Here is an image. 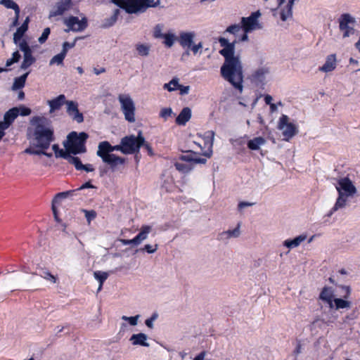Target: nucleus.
Returning a JSON list of instances; mask_svg holds the SVG:
<instances>
[{"instance_id": "nucleus-1", "label": "nucleus", "mask_w": 360, "mask_h": 360, "mask_svg": "<svg viewBox=\"0 0 360 360\" xmlns=\"http://www.w3.org/2000/svg\"><path fill=\"white\" fill-rule=\"evenodd\" d=\"M220 46L223 47L219 53L224 58V63L221 67V77L236 90L242 93L243 90V71L239 55L235 54L236 41L229 42L227 39H219Z\"/></svg>"}, {"instance_id": "nucleus-2", "label": "nucleus", "mask_w": 360, "mask_h": 360, "mask_svg": "<svg viewBox=\"0 0 360 360\" xmlns=\"http://www.w3.org/2000/svg\"><path fill=\"white\" fill-rule=\"evenodd\" d=\"M30 123L34 127L32 136L37 148L47 149L54 141L53 129L48 126L49 120L44 117L34 116Z\"/></svg>"}, {"instance_id": "nucleus-3", "label": "nucleus", "mask_w": 360, "mask_h": 360, "mask_svg": "<svg viewBox=\"0 0 360 360\" xmlns=\"http://www.w3.org/2000/svg\"><path fill=\"white\" fill-rule=\"evenodd\" d=\"M122 140L119 145L112 146L108 141H104L98 143L97 156L101 158L102 161L109 165L112 171H115L120 165L125 163V158L119 157L113 153V151H120L124 154Z\"/></svg>"}, {"instance_id": "nucleus-4", "label": "nucleus", "mask_w": 360, "mask_h": 360, "mask_svg": "<svg viewBox=\"0 0 360 360\" xmlns=\"http://www.w3.org/2000/svg\"><path fill=\"white\" fill-rule=\"evenodd\" d=\"M67 138V142L64 143V146L70 153L77 155L86 152L85 142L88 139L86 133L80 132L77 134L76 131H72Z\"/></svg>"}, {"instance_id": "nucleus-5", "label": "nucleus", "mask_w": 360, "mask_h": 360, "mask_svg": "<svg viewBox=\"0 0 360 360\" xmlns=\"http://www.w3.org/2000/svg\"><path fill=\"white\" fill-rule=\"evenodd\" d=\"M206 162V158L197 157L195 153L190 150L186 154L180 155L179 160L174 163V166L179 172L187 174L193 169L195 165Z\"/></svg>"}, {"instance_id": "nucleus-6", "label": "nucleus", "mask_w": 360, "mask_h": 360, "mask_svg": "<svg viewBox=\"0 0 360 360\" xmlns=\"http://www.w3.org/2000/svg\"><path fill=\"white\" fill-rule=\"evenodd\" d=\"M270 68L266 65L255 69L250 76L252 84L259 89H264L267 82L270 80Z\"/></svg>"}, {"instance_id": "nucleus-7", "label": "nucleus", "mask_w": 360, "mask_h": 360, "mask_svg": "<svg viewBox=\"0 0 360 360\" xmlns=\"http://www.w3.org/2000/svg\"><path fill=\"white\" fill-rule=\"evenodd\" d=\"M121 140L123 145V150H124V154H133L139 152L145 141V139L141 135V131H139L137 136L131 135L124 136Z\"/></svg>"}, {"instance_id": "nucleus-8", "label": "nucleus", "mask_w": 360, "mask_h": 360, "mask_svg": "<svg viewBox=\"0 0 360 360\" xmlns=\"http://www.w3.org/2000/svg\"><path fill=\"white\" fill-rule=\"evenodd\" d=\"M118 101L125 120L129 122H135V105L131 96L122 94L118 96Z\"/></svg>"}, {"instance_id": "nucleus-9", "label": "nucleus", "mask_w": 360, "mask_h": 360, "mask_svg": "<svg viewBox=\"0 0 360 360\" xmlns=\"http://www.w3.org/2000/svg\"><path fill=\"white\" fill-rule=\"evenodd\" d=\"M278 129L282 131L283 140L288 141L298 133V127L290 122V118L286 115H282L278 123Z\"/></svg>"}, {"instance_id": "nucleus-10", "label": "nucleus", "mask_w": 360, "mask_h": 360, "mask_svg": "<svg viewBox=\"0 0 360 360\" xmlns=\"http://www.w3.org/2000/svg\"><path fill=\"white\" fill-rule=\"evenodd\" d=\"M112 3L124 9L129 14L142 13L143 6L139 0H110Z\"/></svg>"}, {"instance_id": "nucleus-11", "label": "nucleus", "mask_w": 360, "mask_h": 360, "mask_svg": "<svg viewBox=\"0 0 360 360\" xmlns=\"http://www.w3.org/2000/svg\"><path fill=\"white\" fill-rule=\"evenodd\" d=\"M64 24L68 27L65 32H82L87 27L88 21L85 16L82 17L81 20L78 17L70 16L64 20Z\"/></svg>"}, {"instance_id": "nucleus-12", "label": "nucleus", "mask_w": 360, "mask_h": 360, "mask_svg": "<svg viewBox=\"0 0 360 360\" xmlns=\"http://www.w3.org/2000/svg\"><path fill=\"white\" fill-rule=\"evenodd\" d=\"M339 28L343 32L344 38L349 37L354 32L353 26L356 22L355 18L349 13H344L338 19Z\"/></svg>"}, {"instance_id": "nucleus-13", "label": "nucleus", "mask_w": 360, "mask_h": 360, "mask_svg": "<svg viewBox=\"0 0 360 360\" xmlns=\"http://www.w3.org/2000/svg\"><path fill=\"white\" fill-rule=\"evenodd\" d=\"M19 49L23 53V60L20 65L21 70H27L36 61V58L32 55V50L26 40L17 45Z\"/></svg>"}, {"instance_id": "nucleus-14", "label": "nucleus", "mask_w": 360, "mask_h": 360, "mask_svg": "<svg viewBox=\"0 0 360 360\" xmlns=\"http://www.w3.org/2000/svg\"><path fill=\"white\" fill-rule=\"evenodd\" d=\"M260 15V12L257 11L252 13L249 17H243L241 19V24L243 31L248 33L257 29H260L261 26L258 22V18Z\"/></svg>"}, {"instance_id": "nucleus-15", "label": "nucleus", "mask_w": 360, "mask_h": 360, "mask_svg": "<svg viewBox=\"0 0 360 360\" xmlns=\"http://www.w3.org/2000/svg\"><path fill=\"white\" fill-rule=\"evenodd\" d=\"M335 188L339 195L341 193L347 197H352L356 193V187L347 177L340 179Z\"/></svg>"}, {"instance_id": "nucleus-16", "label": "nucleus", "mask_w": 360, "mask_h": 360, "mask_svg": "<svg viewBox=\"0 0 360 360\" xmlns=\"http://www.w3.org/2000/svg\"><path fill=\"white\" fill-rule=\"evenodd\" d=\"M295 0H277L280 8V18L281 20L286 21L292 16V6Z\"/></svg>"}, {"instance_id": "nucleus-17", "label": "nucleus", "mask_w": 360, "mask_h": 360, "mask_svg": "<svg viewBox=\"0 0 360 360\" xmlns=\"http://www.w3.org/2000/svg\"><path fill=\"white\" fill-rule=\"evenodd\" d=\"M65 105L68 115L77 123H82L84 121V116L78 110V103L74 101H67Z\"/></svg>"}, {"instance_id": "nucleus-18", "label": "nucleus", "mask_w": 360, "mask_h": 360, "mask_svg": "<svg viewBox=\"0 0 360 360\" xmlns=\"http://www.w3.org/2000/svg\"><path fill=\"white\" fill-rule=\"evenodd\" d=\"M74 191H67L65 192L58 193L55 195V197L52 200L51 210H52L55 220L56 221H58V222L60 221V219H59V217L58 216L56 205H59L60 203V202L62 201V200L67 198L70 196H72L74 193Z\"/></svg>"}, {"instance_id": "nucleus-19", "label": "nucleus", "mask_w": 360, "mask_h": 360, "mask_svg": "<svg viewBox=\"0 0 360 360\" xmlns=\"http://www.w3.org/2000/svg\"><path fill=\"white\" fill-rule=\"evenodd\" d=\"M71 6L72 0H60L56 3L54 9L50 12L49 18L62 15L71 8Z\"/></svg>"}, {"instance_id": "nucleus-20", "label": "nucleus", "mask_w": 360, "mask_h": 360, "mask_svg": "<svg viewBox=\"0 0 360 360\" xmlns=\"http://www.w3.org/2000/svg\"><path fill=\"white\" fill-rule=\"evenodd\" d=\"M18 116L17 107H14L8 110L4 115V120L0 121V125L4 130L7 129Z\"/></svg>"}, {"instance_id": "nucleus-21", "label": "nucleus", "mask_w": 360, "mask_h": 360, "mask_svg": "<svg viewBox=\"0 0 360 360\" xmlns=\"http://www.w3.org/2000/svg\"><path fill=\"white\" fill-rule=\"evenodd\" d=\"M214 132L208 131L204 135V148H207L201 154L205 158H210L212 155V146L214 141Z\"/></svg>"}, {"instance_id": "nucleus-22", "label": "nucleus", "mask_w": 360, "mask_h": 360, "mask_svg": "<svg viewBox=\"0 0 360 360\" xmlns=\"http://www.w3.org/2000/svg\"><path fill=\"white\" fill-rule=\"evenodd\" d=\"M195 37L194 32H182L180 33L178 41L183 48L190 49Z\"/></svg>"}, {"instance_id": "nucleus-23", "label": "nucleus", "mask_w": 360, "mask_h": 360, "mask_svg": "<svg viewBox=\"0 0 360 360\" xmlns=\"http://www.w3.org/2000/svg\"><path fill=\"white\" fill-rule=\"evenodd\" d=\"M240 235V224H238V226L233 230H227L219 233L217 236V240L224 243H227L231 238H238L239 237Z\"/></svg>"}, {"instance_id": "nucleus-24", "label": "nucleus", "mask_w": 360, "mask_h": 360, "mask_svg": "<svg viewBox=\"0 0 360 360\" xmlns=\"http://www.w3.org/2000/svg\"><path fill=\"white\" fill-rule=\"evenodd\" d=\"M67 100L64 94H60L56 98L47 101V104L50 108V113L59 110L64 104H66Z\"/></svg>"}, {"instance_id": "nucleus-25", "label": "nucleus", "mask_w": 360, "mask_h": 360, "mask_svg": "<svg viewBox=\"0 0 360 360\" xmlns=\"http://www.w3.org/2000/svg\"><path fill=\"white\" fill-rule=\"evenodd\" d=\"M147 335L143 333L134 334L129 338V341L133 345H139L142 347H149V343L147 342Z\"/></svg>"}, {"instance_id": "nucleus-26", "label": "nucleus", "mask_w": 360, "mask_h": 360, "mask_svg": "<svg viewBox=\"0 0 360 360\" xmlns=\"http://www.w3.org/2000/svg\"><path fill=\"white\" fill-rule=\"evenodd\" d=\"M320 299L327 303L330 309L334 308L333 292L330 288L325 287L320 293Z\"/></svg>"}, {"instance_id": "nucleus-27", "label": "nucleus", "mask_w": 360, "mask_h": 360, "mask_svg": "<svg viewBox=\"0 0 360 360\" xmlns=\"http://www.w3.org/2000/svg\"><path fill=\"white\" fill-rule=\"evenodd\" d=\"M337 65L336 57L335 54H331L327 56L326 60L323 66L320 67L319 70L323 72H329L335 69Z\"/></svg>"}, {"instance_id": "nucleus-28", "label": "nucleus", "mask_w": 360, "mask_h": 360, "mask_svg": "<svg viewBox=\"0 0 360 360\" xmlns=\"http://www.w3.org/2000/svg\"><path fill=\"white\" fill-rule=\"evenodd\" d=\"M347 198L348 197L345 196V195L342 194L341 193H340V195L338 194V197L336 200L334 206L328 212L326 216L328 217H330L335 212L339 210L340 209L344 208L346 206Z\"/></svg>"}, {"instance_id": "nucleus-29", "label": "nucleus", "mask_w": 360, "mask_h": 360, "mask_svg": "<svg viewBox=\"0 0 360 360\" xmlns=\"http://www.w3.org/2000/svg\"><path fill=\"white\" fill-rule=\"evenodd\" d=\"M191 117V110L188 108H184L176 118V123L180 126H184Z\"/></svg>"}, {"instance_id": "nucleus-30", "label": "nucleus", "mask_w": 360, "mask_h": 360, "mask_svg": "<svg viewBox=\"0 0 360 360\" xmlns=\"http://www.w3.org/2000/svg\"><path fill=\"white\" fill-rule=\"evenodd\" d=\"M152 229V226L150 225L142 226L140 229L139 233L134 237L136 245L141 244L143 240H145L148 238Z\"/></svg>"}, {"instance_id": "nucleus-31", "label": "nucleus", "mask_w": 360, "mask_h": 360, "mask_svg": "<svg viewBox=\"0 0 360 360\" xmlns=\"http://www.w3.org/2000/svg\"><path fill=\"white\" fill-rule=\"evenodd\" d=\"M306 239V235H300L293 239H288L284 240L283 245L289 249H292L298 247Z\"/></svg>"}, {"instance_id": "nucleus-32", "label": "nucleus", "mask_w": 360, "mask_h": 360, "mask_svg": "<svg viewBox=\"0 0 360 360\" xmlns=\"http://www.w3.org/2000/svg\"><path fill=\"white\" fill-rule=\"evenodd\" d=\"M28 29V26L26 25L25 23H22L20 27H19L16 32L13 34V43L15 45H19L22 41L24 39H22L25 33L27 32Z\"/></svg>"}, {"instance_id": "nucleus-33", "label": "nucleus", "mask_w": 360, "mask_h": 360, "mask_svg": "<svg viewBox=\"0 0 360 360\" xmlns=\"http://www.w3.org/2000/svg\"><path fill=\"white\" fill-rule=\"evenodd\" d=\"M30 74V71L25 72L22 75L14 79L12 90L17 91L22 89L25 86L26 79Z\"/></svg>"}, {"instance_id": "nucleus-34", "label": "nucleus", "mask_w": 360, "mask_h": 360, "mask_svg": "<svg viewBox=\"0 0 360 360\" xmlns=\"http://www.w3.org/2000/svg\"><path fill=\"white\" fill-rule=\"evenodd\" d=\"M265 143H266V140L263 137L258 136V137L254 138L253 139L250 140L248 142V147L250 150H257L259 149L261 146L264 145Z\"/></svg>"}, {"instance_id": "nucleus-35", "label": "nucleus", "mask_w": 360, "mask_h": 360, "mask_svg": "<svg viewBox=\"0 0 360 360\" xmlns=\"http://www.w3.org/2000/svg\"><path fill=\"white\" fill-rule=\"evenodd\" d=\"M136 50L140 56L146 57L150 54L151 46L148 44L139 43L136 44Z\"/></svg>"}, {"instance_id": "nucleus-36", "label": "nucleus", "mask_w": 360, "mask_h": 360, "mask_svg": "<svg viewBox=\"0 0 360 360\" xmlns=\"http://www.w3.org/2000/svg\"><path fill=\"white\" fill-rule=\"evenodd\" d=\"M161 39H164L163 44L165 46L170 48L174 45V41L176 39V37L172 32H168L167 33H165Z\"/></svg>"}, {"instance_id": "nucleus-37", "label": "nucleus", "mask_w": 360, "mask_h": 360, "mask_svg": "<svg viewBox=\"0 0 360 360\" xmlns=\"http://www.w3.org/2000/svg\"><path fill=\"white\" fill-rule=\"evenodd\" d=\"M334 308L336 310L340 309H348L351 307V302L346 300V299L335 298L333 300Z\"/></svg>"}, {"instance_id": "nucleus-38", "label": "nucleus", "mask_w": 360, "mask_h": 360, "mask_svg": "<svg viewBox=\"0 0 360 360\" xmlns=\"http://www.w3.org/2000/svg\"><path fill=\"white\" fill-rule=\"evenodd\" d=\"M34 274L50 281L51 283H56L57 281V278L46 269H41L38 273H35Z\"/></svg>"}, {"instance_id": "nucleus-39", "label": "nucleus", "mask_w": 360, "mask_h": 360, "mask_svg": "<svg viewBox=\"0 0 360 360\" xmlns=\"http://www.w3.org/2000/svg\"><path fill=\"white\" fill-rule=\"evenodd\" d=\"M0 4L8 9H13L15 14L20 13L19 6L13 0H1Z\"/></svg>"}, {"instance_id": "nucleus-40", "label": "nucleus", "mask_w": 360, "mask_h": 360, "mask_svg": "<svg viewBox=\"0 0 360 360\" xmlns=\"http://www.w3.org/2000/svg\"><path fill=\"white\" fill-rule=\"evenodd\" d=\"M72 153H68L66 155L65 159L68 162L72 165H73L77 170H82L83 167V164L82 163L80 159L77 157H75L71 155Z\"/></svg>"}, {"instance_id": "nucleus-41", "label": "nucleus", "mask_w": 360, "mask_h": 360, "mask_svg": "<svg viewBox=\"0 0 360 360\" xmlns=\"http://www.w3.org/2000/svg\"><path fill=\"white\" fill-rule=\"evenodd\" d=\"M141 5L143 6L142 13H144L148 8L156 7L159 5V0H139Z\"/></svg>"}, {"instance_id": "nucleus-42", "label": "nucleus", "mask_w": 360, "mask_h": 360, "mask_svg": "<svg viewBox=\"0 0 360 360\" xmlns=\"http://www.w3.org/2000/svg\"><path fill=\"white\" fill-rule=\"evenodd\" d=\"M65 56H66V55L61 51L60 53L54 56L50 60L49 65H55V64L58 65H62L63 63V60H64V59L65 58Z\"/></svg>"}, {"instance_id": "nucleus-43", "label": "nucleus", "mask_w": 360, "mask_h": 360, "mask_svg": "<svg viewBox=\"0 0 360 360\" xmlns=\"http://www.w3.org/2000/svg\"><path fill=\"white\" fill-rule=\"evenodd\" d=\"M179 84V79L177 77L173 78L169 82L163 85V89H167L168 91H173L177 89Z\"/></svg>"}, {"instance_id": "nucleus-44", "label": "nucleus", "mask_w": 360, "mask_h": 360, "mask_svg": "<svg viewBox=\"0 0 360 360\" xmlns=\"http://www.w3.org/2000/svg\"><path fill=\"white\" fill-rule=\"evenodd\" d=\"M164 25L159 23L155 25L153 30V36L155 39H161L165 34L162 33Z\"/></svg>"}, {"instance_id": "nucleus-45", "label": "nucleus", "mask_w": 360, "mask_h": 360, "mask_svg": "<svg viewBox=\"0 0 360 360\" xmlns=\"http://www.w3.org/2000/svg\"><path fill=\"white\" fill-rule=\"evenodd\" d=\"M52 149L55 153L56 158H63L65 159L66 155L70 153L67 150L65 151L63 149H60L58 144H53L52 146Z\"/></svg>"}, {"instance_id": "nucleus-46", "label": "nucleus", "mask_w": 360, "mask_h": 360, "mask_svg": "<svg viewBox=\"0 0 360 360\" xmlns=\"http://www.w3.org/2000/svg\"><path fill=\"white\" fill-rule=\"evenodd\" d=\"M94 278L99 282L101 284H103L105 280L108 277V274L107 272L97 271L94 273Z\"/></svg>"}, {"instance_id": "nucleus-47", "label": "nucleus", "mask_w": 360, "mask_h": 360, "mask_svg": "<svg viewBox=\"0 0 360 360\" xmlns=\"http://www.w3.org/2000/svg\"><path fill=\"white\" fill-rule=\"evenodd\" d=\"M140 318V315H136L134 316H122V319L127 321L129 325L132 326H135L138 324V321Z\"/></svg>"}, {"instance_id": "nucleus-48", "label": "nucleus", "mask_w": 360, "mask_h": 360, "mask_svg": "<svg viewBox=\"0 0 360 360\" xmlns=\"http://www.w3.org/2000/svg\"><path fill=\"white\" fill-rule=\"evenodd\" d=\"M173 114L172 109L171 108H164L160 111V117L164 120H167Z\"/></svg>"}, {"instance_id": "nucleus-49", "label": "nucleus", "mask_w": 360, "mask_h": 360, "mask_svg": "<svg viewBox=\"0 0 360 360\" xmlns=\"http://www.w3.org/2000/svg\"><path fill=\"white\" fill-rule=\"evenodd\" d=\"M340 288L341 290L340 295L344 299H347L349 297L352 290L348 285H340Z\"/></svg>"}, {"instance_id": "nucleus-50", "label": "nucleus", "mask_w": 360, "mask_h": 360, "mask_svg": "<svg viewBox=\"0 0 360 360\" xmlns=\"http://www.w3.org/2000/svg\"><path fill=\"white\" fill-rule=\"evenodd\" d=\"M44 150L42 148H35L32 147L27 148L25 150V153L30 155H41L42 153H44Z\"/></svg>"}, {"instance_id": "nucleus-51", "label": "nucleus", "mask_w": 360, "mask_h": 360, "mask_svg": "<svg viewBox=\"0 0 360 360\" xmlns=\"http://www.w3.org/2000/svg\"><path fill=\"white\" fill-rule=\"evenodd\" d=\"M158 318V314L154 312L152 316L145 321L146 326L149 328H153V322Z\"/></svg>"}, {"instance_id": "nucleus-52", "label": "nucleus", "mask_w": 360, "mask_h": 360, "mask_svg": "<svg viewBox=\"0 0 360 360\" xmlns=\"http://www.w3.org/2000/svg\"><path fill=\"white\" fill-rule=\"evenodd\" d=\"M83 212L85 214V217L89 224L96 217V212L94 210H84Z\"/></svg>"}, {"instance_id": "nucleus-53", "label": "nucleus", "mask_w": 360, "mask_h": 360, "mask_svg": "<svg viewBox=\"0 0 360 360\" xmlns=\"http://www.w3.org/2000/svg\"><path fill=\"white\" fill-rule=\"evenodd\" d=\"M242 28V26L240 25H232L227 27L226 32L233 34H237Z\"/></svg>"}, {"instance_id": "nucleus-54", "label": "nucleus", "mask_w": 360, "mask_h": 360, "mask_svg": "<svg viewBox=\"0 0 360 360\" xmlns=\"http://www.w3.org/2000/svg\"><path fill=\"white\" fill-rule=\"evenodd\" d=\"M17 110L18 111V115L27 116L31 114V110L24 105L17 107Z\"/></svg>"}, {"instance_id": "nucleus-55", "label": "nucleus", "mask_w": 360, "mask_h": 360, "mask_svg": "<svg viewBox=\"0 0 360 360\" xmlns=\"http://www.w3.org/2000/svg\"><path fill=\"white\" fill-rule=\"evenodd\" d=\"M50 28L49 27H46L44 30L41 37L39 38L38 41L40 44H44L46 39H48L49 37V35L50 34Z\"/></svg>"}, {"instance_id": "nucleus-56", "label": "nucleus", "mask_w": 360, "mask_h": 360, "mask_svg": "<svg viewBox=\"0 0 360 360\" xmlns=\"http://www.w3.org/2000/svg\"><path fill=\"white\" fill-rule=\"evenodd\" d=\"M77 38L75 39V41L72 43H70L68 41H65L63 44V49L62 52L64 53L65 55L68 53V49L73 48L75 46L76 41Z\"/></svg>"}, {"instance_id": "nucleus-57", "label": "nucleus", "mask_w": 360, "mask_h": 360, "mask_svg": "<svg viewBox=\"0 0 360 360\" xmlns=\"http://www.w3.org/2000/svg\"><path fill=\"white\" fill-rule=\"evenodd\" d=\"M143 250L146 251L148 253L152 254L158 250V245L155 244L154 246H153L151 245L147 244L144 245Z\"/></svg>"}, {"instance_id": "nucleus-58", "label": "nucleus", "mask_w": 360, "mask_h": 360, "mask_svg": "<svg viewBox=\"0 0 360 360\" xmlns=\"http://www.w3.org/2000/svg\"><path fill=\"white\" fill-rule=\"evenodd\" d=\"M177 89L180 91L181 95H186L189 93L190 86L178 84Z\"/></svg>"}, {"instance_id": "nucleus-59", "label": "nucleus", "mask_w": 360, "mask_h": 360, "mask_svg": "<svg viewBox=\"0 0 360 360\" xmlns=\"http://www.w3.org/2000/svg\"><path fill=\"white\" fill-rule=\"evenodd\" d=\"M96 187L91 184L90 181L86 182L85 184H82L80 187L74 190V193L77 191L86 189V188H95Z\"/></svg>"}, {"instance_id": "nucleus-60", "label": "nucleus", "mask_w": 360, "mask_h": 360, "mask_svg": "<svg viewBox=\"0 0 360 360\" xmlns=\"http://www.w3.org/2000/svg\"><path fill=\"white\" fill-rule=\"evenodd\" d=\"M202 48V42H199L198 44L191 45V47L190 48L191 50L193 51L194 54H196L199 49Z\"/></svg>"}, {"instance_id": "nucleus-61", "label": "nucleus", "mask_w": 360, "mask_h": 360, "mask_svg": "<svg viewBox=\"0 0 360 360\" xmlns=\"http://www.w3.org/2000/svg\"><path fill=\"white\" fill-rule=\"evenodd\" d=\"M115 22H111V17L104 20L102 27L104 28L110 27L112 26Z\"/></svg>"}, {"instance_id": "nucleus-62", "label": "nucleus", "mask_w": 360, "mask_h": 360, "mask_svg": "<svg viewBox=\"0 0 360 360\" xmlns=\"http://www.w3.org/2000/svg\"><path fill=\"white\" fill-rule=\"evenodd\" d=\"M120 242L123 245H136V241H135L134 238L133 239H131V240L121 239Z\"/></svg>"}, {"instance_id": "nucleus-63", "label": "nucleus", "mask_w": 360, "mask_h": 360, "mask_svg": "<svg viewBox=\"0 0 360 360\" xmlns=\"http://www.w3.org/2000/svg\"><path fill=\"white\" fill-rule=\"evenodd\" d=\"M21 58V56L18 51H15L13 53L11 58L15 63H18Z\"/></svg>"}, {"instance_id": "nucleus-64", "label": "nucleus", "mask_w": 360, "mask_h": 360, "mask_svg": "<svg viewBox=\"0 0 360 360\" xmlns=\"http://www.w3.org/2000/svg\"><path fill=\"white\" fill-rule=\"evenodd\" d=\"M206 354V352L202 351L200 353H199L197 356H195L193 360H205Z\"/></svg>"}]
</instances>
